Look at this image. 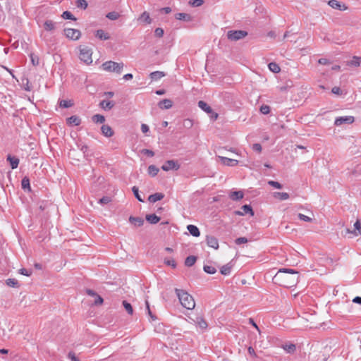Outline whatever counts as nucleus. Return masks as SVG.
I'll use <instances>...</instances> for the list:
<instances>
[{
    "mask_svg": "<svg viewBox=\"0 0 361 361\" xmlns=\"http://www.w3.org/2000/svg\"><path fill=\"white\" fill-rule=\"evenodd\" d=\"M92 49L87 47H83L80 49V59L87 64L92 63Z\"/></svg>",
    "mask_w": 361,
    "mask_h": 361,
    "instance_id": "nucleus-4",
    "label": "nucleus"
},
{
    "mask_svg": "<svg viewBox=\"0 0 361 361\" xmlns=\"http://www.w3.org/2000/svg\"><path fill=\"white\" fill-rule=\"evenodd\" d=\"M247 239L245 237H240L235 240L236 245H241L247 243Z\"/></svg>",
    "mask_w": 361,
    "mask_h": 361,
    "instance_id": "nucleus-55",
    "label": "nucleus"
},
{
    "mask_svg": "<svg viewBox=\"0 0 361 361\" xmlns=\"http://www.w3.org/2000/svg\"><path fill=\"white\" fill-rule=\"evenodd\" d=\"M92 120L96 123H103L105 121V117L101 114H95L92 117Z\"/></svg>",
    "mask_w": 361,
    "mask_h": 361,
    "instance_id": "nucleus-34",
    "label": "nucleus"
},
{
    "mask_svg": "<svg viewBox=\"0 0 361 361\" xmlns=\"http://www.w3.org/2000/svg\"><path fill=\"white\" fill-rule=\"evenodd\" d=\"M252 149L258 153H260L262 152V147L260 144L255 143L252 145Z\"/></svg>",
    "mask_w": 361,
    "mask_h": 361,
    "instance_id": "nucleus-60",
    "label": "nucleus"
},
{
    "mask_svg": "<svg viewBox=\"0 0 361 361\" xmlns=\"http://www.w3.org/2000/svg\"><path fill=\"white\" fill-rule=\"evenodd\" d=\"M164 197V195L161 192H156L150 195L148 197V200L150 202L154 203L157 201L161 200Z\"/></svg>",
    "mask_w": 361,
    "mask_h": 361,
    "instance_id": "nucleus-20",
    "label": "nucleus"
},
{
    "mask_svg": "<svg viewBox=\"0 0 361 361\" xmlns=\"http://www.w3.org/2000/svg\"><path fill=\"white\" fill-rule=\"evenodd\" d=\"M175 18L179 20H184L186 22H190L192 20V17L188 13H178L175 15Z\"/></svg>",
    "mask_w": 361,
    "mask_h": 361,
    "instance_id": "nucleus-16",
    "label": "nucleus"
},
{
    "mask_svg": "<svg viewBox=\"0 0 361 361\" xmlns=\"http://www.w3.org/2000/svg\"><path fill=\"white\" fill-rule=\"evenodd\" d=\"M146 307H147V310L148 312V314L150 316V317L152 319V320H155L157 319V317L152 313L150 308H149V302L147 301H146Z\"/></svg>",
    "mask_w": 361,
    "mask_h": 361,
    "instance_id": "nucleus-61",
    "label": "nucleus"
},
{
    "mask_svg": "<svg viewBox=\"0 0 361 361\" xmlns=\"http://www.w3.org/2000/svg\"><path fill=\"white\" fill-rule=\"evenodd\" d=\"M247 35V32L244 30H230L227 33V37L231 41H237L243 39Z\"/></svg>",
    "mask_w": 361,
    "mask_h": 361,
    "instance_id": "nucleus-5",
    "label": "nucleus"
},
{
    "mask_svg": "<svg viewBox=\"0 0 361 361\" xmlns=\"http://www.w3.org/2000/svg\"><path fill=\"white\" fill-rule=\"evenodd\" d=\"M145 219L149 223L152 224H155L160 221V217L157 216L155 214H147L146 215Z\"/></svg>",
    "mask_w": 361,
    "mask_h": 361,
    "instance_id": "nucleus-27",
    "label": "nucleus"
},
{
    "mask_svg": "<svg viewBox=\"0 0 361 361\" xmlns=\"http://www.w3.org/2000/svg\"><path fill=\"white\" fill-rule=\"evenodd\" d=\"M318 62H319V63H320L322 65H327V64L330 63V61H329V59H325V58L319 59Z\"/></svg>",
    "mask_w": 361,
    "mask_h": 361,
    "instance_id": "nucleus-63",
    "label": "nucleus"
},
{
    "mask_svg": "<svg viewBox=\"0 0 361 361\" xmlns=\"http://www.w3.org/2000/svg\"><path fill=\"white\" fill-rule=\"evenodd\" d=\"M19 272L20 274H23V275H25V276H29L32 274V271L31 270H28L27 269H25V268H22L19 270Z\"/></svg>",
    "mask_w": 361,
    "mask_h": 361,
    "instance_id": "nucleus-59",
    "label": "nucleus"
},
{
    "mask_svg": "<svg viewBox=\"0 0 361 361\" xmlns=\"http://www.w3.org/2000/svg\"><path fill=\"white\" fill-rule=\"evenodd\" d=\"M95 37L101 40H107L110 38L109 35L102 29L97 30L95 32Z\"/></svg>",
    "mask_w": 361,
    "mask_h": 361,
    "instance_id": "nucleus-23",
    "label": "nucleus"
},
{
    "mask_svg": "<svg viewBox=\"0 0 361 361\" xmlns=\"http://www.w3.org/2000/svg\"><path fill=\"white\" fill-rule=\"evenodd\" d=\"M175 293L182 306L188 310H193L195 302L192 295L184 290L175 288Z\"/></svg>",
    "mask_w": 361,
    "mask_h": 361,
    "instance_id": "nucleus-2",
    "label": "nucleus"
},
{
    "mask_svg": "<svg viewBox=\"0 0 361 361\" xmlns=\"http://www.w3.org/2000/svg\"><path fill=\"white\" fill-rule=\"evenodd\" d=\"M68 357L71 361H80V359L78 357H76L75 353L73 351L68 353Z\"/></svg>",
    "mask_w": 361,
    "mask_h": 361,
    "instance_id": "nucleus-56",
    "label": "nucleus"
},
{
    "mask_svg": "<svg viewBox=\"0 0 361 361\" xmlns=\"http://www.w3.org/2000/svg\"><path fill=\"white\" fill-rule=\"evenodd\" d=\"M106 17L111 20H117L120 17V14L116 11H111L106 14Z\"/></svg>",
    "mask_w": 361,
    "mask_h": 361,
    "instance_id": "nucleus-42",
    "label": "nucleus"
},
{
    "mask_svg": "<svg viewBox=\"0 0 361 361\" xmlns=\"http://www.w3.org/2000/svg\"><path fill=\"white\" fill-rule=\"evenodd\" d=\"M268 184L275 188H277V189H281L282 188V185L277 181L269 180L268 182Z\"/></svg>",
    "mask_w": 361,
    "mask_h": 361,
    "instance_id": "nucleus-53",
    "label": "nucleus"
},
{
    "mask_svg": "<svg viewBox=\"0 0 361 361\" xmlns=\"http://www.w3.org/2000/svg\"><path fill=\"white\" fill-rule=\"evenodd\" d=\"M66 123L68 126H79L81 123V119L78 116H71L66 118Z\"/></svg>",
    "mask_w": 361,
    "mask_h": 361,
    "instance_id": "nucleus-14",
    "label": "nucleus"
},
{
    "mask_svg": "<svg viewBox=\"0 0 361 361\" xmlns=\"http://www.w3.org/2000/svg\"><path fill=\"white\" fill-rule=\"evenodd\" d=\"M197 261V257L193 255H190L186 257L185 260V265L186 267H192Z\"/></svg>",
    "mask_w": 361,
    "mask_h": 361,
    "instance_id": "nucleus-33",
    "label": "nucleus"
},
{
    "mask_svg": "<svg viewBox=\"0 0 361 361\" xmlns=\"http://www.w3.org/2000/svg\"><path fill=\"white\" fill-rule=\"evenodd\" d=\"M355 231H352L349 228H346V233H354L355 235H361V223L357 220L354 224Z\"/></svg>",
    "mask_w": 361,
    "mask_h": 361,
    "instance_id": "nucleus-17",
    "label": "nucleus"
},
{
    "mask_svg": "<svg viewBox=\"0 0 361 361\" xmlns=\"http://www.w3.org/2000/svg\"><path fill=\"white\" fill-rule=\"evenodd\" d=\"M104 302V300L103 298L99 295L98 294L95 296V300L94 301V304L95 305H100L103 303Z\"/></svg>",
    "mask_w": 361,
    "mask_h": 361,
    "instance_id": "nucleus-58",
    "label": "nucleus"
},
{
    "mask_svg": "<svg viewBox=\"0 0 361 361\" xmlns=\"http://www.w3.org/2000/svg\"><path fill=\"white\" fill-rule=\"evenodd\" d=\"M197 325L202 329H204L207 327V324L206 321L202 317H197V320L195 321Z\"/></svg>",
    "mask_w": 361,
    "mask_h": 361,
    "instance_id": "nucleus-41",
    "label": "nucleus"
},
{
    "mask_svg": "<svg viewBox=\"0 0 361 361\" xmlns=\"http://www.w3.org/2000/svg\"><path fill=\"white\" fill-rule=\"evenodd\" d=\"M21 187L25 190L31 191V187L30 184V179L27 176H25L21 180Z\"/></svg>",
    "mask_w": 361,
    "mask_h": 361,
    "instance_id": "nucleus-31",
    "label": "nucleus"
},
{
    "mask_svg": "<svg viewBox=\"0 0 361 361\" xmlns=\"http://www.w3.org/2000/svg\"><path fill=\"white\" fill-rule=\"evenodd\" d=\"M274 197L279 198L281 200H286L289 198V195L284 192H274Z\"/></svg>",
    "mask_w": 361,
    "mask_h": 361,
    "instance_id": "nucleus-35",
    "label": "nucleus"
},
{
    "mask_svg": "<svg viewBox=\"0 0 361 361\" xmlns=\"http://www.w3.org/2000/svg\"><path fill=\"white\" fill-rule=\"evenodd\" d=\"M6 283L7 286L10 287H18V282L15 279H8L6 281Z\"/></svg>",
    "mask_w": 361,
    "mask_h": 361,
    "instance_id": "nucleus-47",
    "label": "nucleus"
},
{
    "mask_svg": "<svg viewBox=\"0 0 361 361\" xmlns=\"http://www.w3.org/2000/svg\"><path fill=\"white\" fill-rule=\"evenodd\" d=\"M298 216L299 219L301 220V221H306V222H310V221H312V218H310V217H309L307 216H305V215H304L302 214H300V213L298 214Z\"/></svg>",
    "mask_w": 361,
    "mask_h": 361,
    "instance_id": "nucleus-54",
    "label": "nucleus"
},
{
    "mask_svg": "<svg viewBox=\"0 0 361 361\" xmlns=\"http://www.w3.org/2000/svg\"><path fill=\"white\" fill-rule=\"evenodd\" d=\"M241 209L243 210L242 212L244 213V215L246 214H250L251 216L254 215V211L252 207L249 204L242 206Z\"/></svg>",
    "mask_w": 361,
    "mask_h": 361,
    "instance_id": "nucleus-37",
    "label": "nucleus"
},
{
    "mask_svg": "<svg viewBox=\"0 0 361 361\" xmlns=\"http://www.w3.org/2000/svg\"><path fill=\"white\" fill-rule=\"evenodd\" d=\"M164 264L168 266H171L173 268L176 267V263L175 260L173 259H165Z\"/></svg>",
    "mask_w": 361,
    "mask_h": 361,
    "instance_id": "nucleus-52",
    "label": "nucleus"
},
{
    "mask_svg": "<svg viewBox=\"0 0 361 361\" xmlns=\"http://www.w3.org/2000/svg\"><path fill=\"white\" fill-rule=\"evenodd\" d=\"M165 75V73L162 71H154L150 73L149 77L152 80L157 81Z\"/></svg>",
    "mask_w": 361,
    "mask_h": 361,
    "instance_id": "nucleus-28",
    "label": "nucleus"
},
{
    "mask_svg": "<svg viewBox=\"0 0 361 361\" xmlns=\"http://www.w3.org/2000/svg\"><path fill=\"white\" fill-rule=\"evenodd\" d=\"M206 242L209 247L217 250L219 248L218 239L213 235H207Z\"/></svg>",
    "mask_w": 361,
    "mask_h": 361,
    "instance_id": "nucleus-9",
    "label": "nucleus"
},
{
    "mask_svg": "<svg viewBox=\"0 0 361 361\" xmlns=\"http://www.w3.org/2000/svg\"><path fill=\"white\" fill-rule=\"evenodd\" d=\"M173 105V102L171 100L169 99H164L160 101L158 104V106L159 108L162 109H170Z\"/></svg>",
    "mask_w": 361,
    "mask_h": 361,
    "instance_id": "nucleus-18",
    "label": "nucleus"
},
{
    "mask_svg": "<svg viewBox=\"0 0 361 361\" xmlns=\"http://www.w3.org/2000/svg\"><path fill=\"white\" fill-rule=\"evenodd\" d=\"M231 269L232 265L231 264V263H228L221 267V268L220 269V272L222 275L227 276L231 274Z\"/></svg>",
    "mask_w": 361,
    "mask_h": 361,
    "instance_id": "nucleus-29",
    "label": "nucleus"
},
{
    "mask_svg": "<svg viewBox=\"0 0 361 361\" xmlns=\"http://www.w3.org/2000/svg\"><path fill=\"white\" fill-rule=\"evenodd\" d=\"M56 23L51 20H47L44 23V28L46 31L53 32L56 29Z\"/></svg>",
    "mask_w": 361,
    "mask_h": 361,
    "instance_id": "nucleus-19",
    "label": "nucleus"
},
{
    "mask_svg": "<svg viewBox=\"0 0 361 361\" xmlns=\"http://www.w3.org/2000/svg\"><path fill=\"white\" fill-rule=\"evenodd\" d=\"M203 269L206 273L210 274H213L216 272V269H215V267L209 265H204Z\"/></svg>",
    "mask_w": 361,
    "mask_h": 361,
    "instance_id": "nucleus-46",
    "label": "nucleus"
},
{
    "mask_svg": "<svg viewBox=\"0 0 361 361\" xmlns=\"http://www.w3.org/2000/svg\"><path fill=\"white\" fill-rule=\"evenodd\" d=\"M73 102L71 100H61L59 106L62 108H69L73 106Z\"/></svg>",
    "mask_w": 361,
    "mask_h": 361,
    "instance_id": "nucleus-45",
    "label": "nucleus"
},
{
    "mask_svg": "<svg viewBox=\"0 0 361 361\" xmlns=\"http://www.w3.org/2000/svg\"><path fill=\"white\" fill-rule=\"evenodd\" d=\"M355 118L353 116H341L338 117L335 119L334 125L339 126L343 124L347 123V124H351L354 122Z\"/></svg>",
    "mask_w": 361,
    "mask_h": 361,
    "instance_id": "nucleus-8",
    "label": "nucleus"
},
{
    "mask_svg": "<svg viewBox=\"0 0 361 361\" xmlns=\"http://www.w3.org/2000/svg\"><path fill=\"white\" fill-rule=\"evenodd\" d=\"M65 35L73 40H77L80 37L81 32L79 30L73 28L64 29Z\"/></svg>",
    "mask_w": 361,
    "mask_h": 361,
    "instance_id": "nucleus-7",
    "label": "nucleus"
},
{
    "mask_svg": "<svg viewBox=\"0 0 361 361\" xmlns=\"http://www.w3.org/2000/svg\"><path fill=\"white\" fill-rule=\"evenodd\" d=\"M147 171L148 173L154 177L157 175L158 172L159 171V169L154 165H150L149 166Z\"/></svg>",
    "mask_w": 361,
    "mask_h": 361,
    "instance_id": "nucleus-38",
    "label": "nucleus"
},
{
    "mask_svg": "<svg viewBox=\"0 0 361 361\" xmlns=\"http://www.w3.org/2000/svg\"><path fill=\"white\" fill-rule=\"evenodd\" d=\"M260 112L262 114H268L270 112V106L266 104H263L260 107Z\"/></svg>",
    "mask_w": 361,
    "mask_h": 361,
    "instance_id": "nucleus-50",
    "label": "nucleus"
},
{
    "mask_svg": "<svg viewBox=\"0 0 361 361\" xmlns=\"http://www.w3.org/2000/svg\"><path fill=\"white\" fill-rule=\"evenodd\" d=\"M203 4H204V1H203V0H190V1H189V4H190L191 6H193V7H198V6H202Z\"/></svg>",
    "mask_w": 361,
    "mask_h": 361,
    "instance_id": "nucleus-49",
    "label": "nucleus"
},
{
    "mask_svg": "<svg viewBox=\"0 0 361 361\" xmlns=\"http://www.w3.org/2000/svg\"><path fill=\"white\" fill-rule=\"evenodd\" d=\"M164 30L161 27H157L154 30V35L158 37H162L164 35Z\"/></svg>",
    "mask_w": 361,
    "mask_h": 361,
    "instance_id": "nucleus-57",
    "label": "nucleus"
},
{
    "mask_svg": "<svg viewBox=\"0 0 361 361\" xmlns=\"http://www.w3.org/2000/svg\"><path fill=\"white\" fill-rule=\"evenodd\" d=\"M198 106L203 110L204 111L207 112V114H210L212 112V109L211 106H209L204 101H199L198 102Z\"/></svg>",
    "mask_w": 361,
    "mask_h": 361,
    "instance_id": "nucleus-30",
    "label": "nucleus"
},
{
    "mask_svg": "<svg viewBox=\"0 0 361 361\" xmlns=\"http://www.w3.org/2000/svg\"><path fill=\"white\" fill-rule=\"evenodd\" d=\"M30 56L33 66H37L39 64V59L37 55L31 54Z\"/></svg>",
    "mask_w": 361,
    "mask_h": 361,
    "instance_id": "nucleus-48",
    "label": "nucleus"
},
{
    "mask_svg": "<svg viewBox=\"0 0 361 361\" xmlns=\"http://www.w3.org/2000/svg\"><path fill=\"white\" fill-rule=\"evenodd\" d=\"M219 159H220L221 164H223L225 166H234L238 164V161L236 159H233L221 156H219Z\"/></svg>",
    "mask_w": 361,
    "mask_h": 361,
    "instance_id": "nucleus-10",
    "label": "nucleus"
},
{
    "mask_svg": "<svg viewBox=\"0 0 361 361\" xmlns=\"http://www.w3.org/2000/svg\"><path fill=\"white\" fill-rule=\"evenodd\" d=\"M111 202V198L108 196H104L101 199L99 200V203L101 204H106Z\"/></svg>",
    "mask_w": 361,
    "mask_h": 361,
    "instance_id": "nucleus-51",
    "label": "nucleus"
},
{
    "mask_svg": "<svg viewBox=\"0 0 361 361\" xmlns=\"http://www.w3.org/2000/svg\"><path fill=\"white\" fill-rule=\"evenodd\" d=\"M6 160L9 162L10 166L12 169H15L18 166L19 164V159L16 157H13L11 154H8L6 157Z\"/></svg>",
    "mask_w": 361,
    "mask_h": 361,
    "instance_id": "nucleus-12",
    "label": "nucleus"
},
{
    "mask_svg": "<svg viewBox=\"0 0 361 361\" xmlns=\"http://www.w3.org/2000/svg\"><path fill=\"white\" fill-rule=\"evenodd\" d=\"M244 194L242 191L231 192L229 197L232 200L237 201L243 198Z\"/></svg>",
    "mask_w": 361,
    "mask_h": 361,
    "instance_id": "nucleus-26",
    "label": "nucleus"
},
{
    "mask_svg": "<svg viewBox=\"0 0 361 361\" xmlns=\"http://www.w3.org/2000/svg\"><path fill=\"white\" fill-rule=\"evenodd\" d=\"M187 229L189 233L194 237H199L200 235V231L199 228L195 225H188L187 226Z\"/></svg>",
    "mask_w": 361,
    "mask_h": 361,
    "instance_id": "nucleus-22",
    "label": "nucleus"
},
{
    "mask_svg": "<svg viewBox=\"0 0 361 361\" xmlns=\"http://www.w3.org/2000/svg\"><path fill=\"white\" fill-rule=\"evenodd\" d=\"M179 169L180 164L175 160H168L161 166V169L164 171H169V170L177 171Z\"/></svg>",
    "mask_w": 361,
    "mask_h": 361,
    "instance_id": "nucleus-6",
    "label": "nucleus"
},
{
    "mask_svg": "<svg viewBox=\"0 0 361 361\" xmlns=\"http://www.w3.org/2000/svg\"><path fill=\"white\" fill-rule=\"evenodd\" d=\"M76 6L78 8H82V9H86L87 8L88 4L86 0H77L76 1Z\"/></svg>",
    "mask_w": 361,
    "mask_h": 361,
    "instance_id": "nucleus-44",
    "label": "nucleus"
},
{
    "mask_svg": "<svg viewBox=\"0 0 361 361\" xmlns=\"http://www.w3.org/2000/svg\"><path fill=\"white\" fill-rule=\"evenodd\" d=\"M61 17L63 18V19H67V20H76V18L72 14L71 12L70 11H64L62 15H61Z\"/></svg>",
    "mask_w": 361,
    "mask_h": 361,
    "instance_id": "nucleus-40",
    "label": "nucleus"
},
{
    "mask_svg": "<svg viewBox=\"0 0 361 361\" xmlns=\"http://www.w3.org/2000/svg\"><path fill=\"white\" fill-rule=\"evenodd\" d=\"M123 305L125 310H126V312L129 314L132 315L133 314V307H132V305L128 302H127L126 300H123Z\"/></svg>",
    "mask_w": 361,
    "mask_h": 361,
    "instance_id": "nucleus-39",
    "label": "nucleus"
},
{
    "mask_svg": "<svg viewBox=\"0 0 361 361\" xmlns=\"http://www.w3.org/2000/svg\"><path fill=\"white\" fill-rule=\"evenodd\" d=\"M268 66L269 70L274 73H278L281 71L279 66L275 62L269 63Z\"/></svg>",
    "mask_w": 361,
    "mask_h": 361,
    "instance_id": "nucleus-36",
    "label": "nucleus"
},
{
    "mask_svg": "<svg viewBox=\"0 0 361 361\" xmlns=\"http://www.w3.org/2000/svg\"><path fill=\"white\" fill-rule=\"evenodd\" d=\"M101 130L102 134L107 137H110L114 134L113 129L109 125H103L101 128Z\"/></svg>",
    "mask_w": 361,
    "mask_h": 361,
    "instance_id": "nucleus-15",
    "label": "nucleus"
},
{
    "mask_svg": "<svg viewBox=\"0 0 361 361\" xmlns=\"http://www.w3.org/2000/svg\"><path fill=\"white\" fill-rule=\"evenodd\" d=\"M361 63V57L353 56L352 60L348 62V65L350 66L358 67Z\"/></svg>",
    "mask_w": 361,
    "mask_h": 361,
    "instance_id": "nucleus-32",
    "label": "nucleus"
},
{
    "mask_svg": "<svg viewBox=\"0 0 361 361\" xmlns=\"http://www.w3.org/2000/svg\"><path fill=\"white\" fill-rule=\"evenodd\" d=\"M115 105V102L109 100H102L99 103V106L105 111L111 110Z\"/></svg>",
    "mask_w": 361,
    "mask_h": 361,
    "instance_id": "nucleus-13",
    "label": "nucleus"
},
{
    "mask_svg": "<svg viewBox=\"0 0 361 361\" xmlns=\"http://www.w3.org/2000/svg\"><path fill=\"white\" fill-rule=\"evenodd\" d=\"M129 221L132 224H134L135 226H142L144 224V219L141 217H135L130 216L129 217Z\"/></svg>",
    "mask_w": 361,
    "mask_h": 361,
    "instance_id": "nucleus-21",
    "label": "nucleus"
},
{
    "mask_svg": "<svg viewBox=\"0 0 361 361\" xmlns=\"http://www.w3.org/2000/svg\"><path fill=\"white\" fill-rule=\"evenodd\" d=\"M137 20L147 24H150L152 23V18H150L149 13L147 11H144Z\"/></svg>",
    "mask_w": 361,
    "mask_h": 361,
    "instance_id": "nucleus-25",
    "label": "nucleus"
},
{
    "mask_svg": "<svg viewBox=\"0 0 361 361\" xmlns=\"http://www.w3.org/2000/svg\"><path fill=\"white\" fill-rule=\"evenodd\" d=\"M132 191L135 197V198L141 202H144V200L141 197L140 195L139 194V189L137 186H133L132 188Z\"/></svg>",
    "mask_w": 361,
    "mask_h": 361,
    "instance_id": "nucleus-43",
    "label": "nucleus"
},
{
    "mask_svg": "<svg viewBox=\"0 0 361 361\" xmlns=\"http://www.w3.org/2000/svg\"><path fill=\"white\" fill-rule=\"evenodd\" d=\"M328 4L334 9H337L339 11H345L348 8V7L345 4H341L336 0H330L328 1Z\"/></svg>",
    "mask_w": 361,
    "mask_h": 361,
    "instance_id": "nucleus-11",
    "label": "nucleus"
},
{
    "mask_svg": "<svg viewBox=\"0 0 361 361\" xmlns=\"http://www.w3.org/2000/svg\"><path fill=\"white\" fill-rule=\"evenodd\" d=\"M299 279L298 272L291 269H281L273 277L274 283L286 288L295 286Z\"/></svg>",
    "mask_w": 361,
    "mask_h": 361,
    "instance_id": "nucleus-1",
    "label": "nucleus"
},
{
    "mask_svg": "<svg viewBox=\"0 0 361 361\" xmlns=\"http://www.w3.org/2000/svg\"><path fill=\"white\" fill-rule=\"evenodd\" d=\"M141 130L143 133H147L149 130V126L147 124H142Z\"/></svg>",
    "mask_w": 361,
    "mask_h": 361,
    "instance_id": "nucleus-64",
    "label": "nucleus"
},
{
    "mask_svg": "<svg viewBox=\"0 0 361 361\" xmlns=\"http://www.w3.org/2000/svg\"><path fill=\"white\" fill-rule=\"evenodd\" d=\"M331 92L335 94L341 95L342 94V91L341 90L340 87H334L331 89Z\"/></svg>",
    "mask_w": 361,
    "mask_h": 361,
    "instance_id": "nucleus-62",
    "label": "nucleus"
},
{
    "mask_svg": "<svg viewBox=\"0 0 361 361\" xmlns=\"http://www.w3.org/2000/svg\"><path fill=\"white\" fill-rule=\"evenodd\" d=\"M282 348L288 353L293 354L296 350V346L295 344L289 343L282 345Z\"/></svg>",
    "mask_w": 361,
    "mask_h": 361,
    "instance_id": "nucleus-24",
    "label": "nucleus"
},
{
    "mask_svg": "<svg viewBox=\"0 0 361 361\" xmlns=\"http://www.w3.org/2000/svg\"><path fill=\"white\" fill-rule=\"evenodd\" d=\"M102 67L103 70L106 71L121 74L123 71L124 64L122 62L117 63L113 61H108L102 63Z\"/></svg>",
    "mask_w": 361,
    "mask_h": 361,
    "instance_id": "nucleus-3",
    "label": "nucleus"
}]
</instances>
